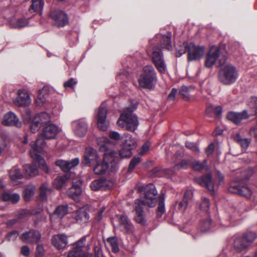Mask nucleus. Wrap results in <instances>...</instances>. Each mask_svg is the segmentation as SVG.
Returning a JSON list of instances; mask_svg holds the SVG:
<instances>
[{
  "label": "nucleus",
  "instance_id": "obj_32",
  "mask_svg": "<svg viewBox=\"0 0 257 257\" xmlns=\"http://www.w3.org/2000/svg\"><path fill=\"white\" fill-rule=\"evenodd\" d=\"M248 246L242 237H236L234 241V247L237 252H241Z\"/></svg>",
  "mask_w": 257,
  "mask_h": 257
},
{
  "label": "nucleus",
  "instance_id": "obj_53",
  "mask_svg": "<svg viewBox=\"0 0 257 257\" xmlns=\"http://www.w3.org/2000/svg\"><path fill=\"white\" fill-rule=\"evenodd\" d=\"M210 206L209 200L207 198H203L200 204V209L205 212H208Z\"/></svg>",
  "mask_w": 257,
  "mask_h": 257
},
{
  "label": "nucleus",
  "instance_id": "obj_6",
  "mask_svg": "<svg viewBox=\"0 0 257 257\" xmlns=\"http://www.w3.org/2000/svg\"><path fill=\"white\" fill-rule=\"evenodd\" d=\"M157 81V73L153 66H144L138 78L140 87L151 89Z\"/></svg>",
  "mask_w": 257,
  "mask_h": 257
},
{
  "label": "nucleus",
  "instance_id": "obj_50",
  "mask_svg": "<svg viewBox=\"0 0 257 257\" xmlns=\"http://www.w3.org/2000/svg\"><path fill=\"white\" fill-rule=\"evenodd\" d=\"M256 234L254 232H248L242 236L244 241L249 245V243L252 242L256 238Z\"/></svg>",
  "mask_w": 257,
  "mask_h": 257
},
{
  "label": "nucleus",
  "instance_id": "obj_35",
  "mask_svg": "<svg viewBox=\"0 0 257 257\" xmlns=\"http://www.w3.org/2000/svg\"><path fill=\"white\" fill-rule=\"evenodd\" d=\"M1 198L5 201H10L16 203L20 200V196L17 193L6 192L3 194Z\"/></svg>",
  "mask_w": 257,
  "mask_h": 257
},
{
  "label": "nucleus",
  "instance_id": "obj_27",
  "mask_svg": "<svg viewBox=\"0 0 257 257\" xmlns=\"http://www.w3.org/2000/svg\"><path fill=\"white\" fill-rule=\"evenodd\" d=\"M193 197V193L191 191H187L184 193L182 200L179 204V208L181 211H185L188 206Z\"/></svg>",
  "mask_w": 257,
  "mask_h": 257
},
{
  "label": "nucleus",
  "instance_id": "obj_33",
  "mask_svg": "<svg viewBox=\"0 0 257 257\" xmlns=\"http://www.w3.org/2000/svg\"><path fill=\"white\" fill-rule=\"evenodd\" d=\"M75 219L77 222L87 221L89 219V215L87 213L86 209L84 208H81L78 209L76 212Z\"/></svg>",
  "mask_w": 257,
  "mask_h": 257
},
{
  "label": "nucleus",
  "instance_id": "obj_45",
  "mask_svg": "<svg viewBox=\"0 0 257 257\" xmlns=\"http://www.w3.org/2000/svg\"><path fill=\"white\" fill-rule=\"evenodd\" d=\"M68 212L67 205H61L57 206L54 212V214L59 217H62L65 215Z\"/></svg>",
  "mask_w": 257,
  "mask_h": 257
},
{
  "label": "nucleus",
  "instance_id": "obj_2",
  "mask_svg": "<svg viewBox=\"0 0 257 257\" xmlns=\"http://www.w3.org/2000/svg\"><path fill=\"white\" fill-rule=\"evenodd\" d=\"M140 191H144V196L141 199L136 200L135 202V210L136 216L135 217L136 222L141 225H146L145 213L143 210V205L150 207H154L156 206L158 192L155 185L149 184L145 187H139Z\"/></svg>",
  "mask_w": 257,
  "mask_h": 257
},
{
  "label": "nucleus",
  "instance_id": "obj_37",
  "mask_svg": "<svg viewBox=\"0 0 257 257\" xmlns=\"http://www.w3.org/2000/svg\"><path fill=\"white\" fill-rule=\"evenodd\" d=\"M194 90L192 87H188L183 86L181 87L179 90V94L185 100H188L190 99L191 93Z\"/></svg>",
  "mask_w": 257,
  "mask_h": 257
},
{
  "label": "nucleus",
  "instance_id": "obj_46",
  "mask_svg": "<svg viewBox=\"0 0 257 257\" xmlns=\"http://www.w3.org/2000/svg\"><path fill=\"white\" fill-rule=\"evenodd\" d=\"M84 252L82 249L73 247L72 249L68 253L67 257H83Z\"/></svg>",
  "mask_w": 257,
  "mask_h": 257
},
{
  "label": "nucleus",
  "instance_id": "obj_49",
  "mask_svg": "<svg viewBox=\"0 0 257 257\" xmlns=\"http://www.w3.org/2000/svg\"><path fill=\"white\" fill-rule=\"evenodd\" d=\"M207 161L204 160L203 162L195 161L192 163V168L196 171H201L206 167Z\"/></svg>",
  "mask_w": 257,
  "mask_h": 257
},
{
  "label": "nucleus",
  "instance_id": "obj_54",
  "mask_svg": "<svg viewBox=\"0 0 257 257\" xmlns=\"http://www.w3.org/2000/svg\"><path fill=\"white\" fill-rule=\"evenodd\" d=\"M140 162V158L139 157H134L131 161L127 169V172L129 173L132 172L134 170L136 166L139 164Z\"/></svg>",
  "mask_w": 257,
  "mask_h": 257
},
{
  "label": "nucleus",
  "instance_id": "obj_7",
  "mask_svg": "<svg viewBox=\"0 0 257 257\" xmlns=\"http://www.w3.org/2000/svg\"><path fill=\"white\" fill-rule=\"evenodd\" d=\"M238 77V71L232 64L227 63L221 66L218 73V79L222 84L231 85L236 81Z\"/></svg>",
  "mask_w": 257,
  "mask_h": 257
},
{
  "label": "nucleus",
  "instance_id": "obj_24",
  "mask_svg": "<svg viewBox=\"0 0 257 257\" xmlns=\"http://www.w3.org/2000/svg\"><path fill=\"white\" fill-rule=\"evenodd\" d=\"M52 243L56 248L63 249L68 243L67 236L64 234L54 235L52 238Z\"/></svg>",
  "mask_w": 257,
  "mask_h": 257
},
{
  "label": "nucleus",
  "instance_id": "obj_36",
  "mask_svg": "<svg viewBox=\"0 0 257 257\" xmlns=\"http://www.w3.org/2000/svg\"><path fill=\"white\" fill-rule=\"evenodd\" d=\"M122 143L124 146L128 147H135L136 141L132 138L131 135L128 133L124 134L122 137Z\"/></svg>",
  "mask_w": 257,
  "mask_h": 257
},
{
  "label": "nucleus",
  "instance_id": "obj_19",
  "mask_svg": "<svg viewBox=\"0 0 257 257\" xmlns=\"http://www.w3.org/2000/svg\"><path fill=\"white\" fill-rule=\"evenodd\" d=\"M248 117L249 115L246 110L240 112L230 111L226 115V118L235 124H239L243 119H246Z\"/></svg>",
  "mask_w": 257,
  "mask_h": 257
},
{
  "label": "nucleus",
  "instance_id": "obj_56",
  "mask_svg": "<svg viewBox=\"0 0 257 257\" xmlns=\"http://www.w3.org/2000/svg\"><path fill=\"white\" fill-rule=\"evenodd\" d=\"M186 147L195 153H199V149L197 144L190 142H187L185 143Z\"/></svg>",
  "mask_w": 257,
  "mask_h": 257
},
{
  "label": "nucleus",
  "instance_id": "obj_12",
  "mask_svg": "<svg viewBox=\"0 0 257 257\" xmlns=\"http://www.w3.org/2000/svg\"><path fill=\"white\" fill-rule=\"evenodd\" d=\"M204 46L196 45L190 42L188 54V60L191 61L200 59L204 55Z\"/></svg>",
  "mask_w": 257,
  "mask_h": 257
},
{
  "label": "nucleus",
  "instance_id": "obj_47",
  "mask_svg": "<svg viewBox=\"0 0 257 257\" xmlns=\"http://www.w3.org/2000/svg\"><path fill=\"white\" fill-rule=\"evenodd\" d=\"M156 68L158 70V71L161 73V74H165L167 70V66L165 62L164 59H162V60L156 62L154 63Z\"/></svg>",
  "mask_w": 257,
  "mask_h": 257
},
{
  "label": "nucleus",
  "instance_id": "obj_16",
  "mask_svg": "<svg viewBox=\"0 0 257 257\" xmlns=\"http://www.w3.org/2000/svg\"><path fill=\"white\" fill-rule=\"evenodd\" d=\"M50 17L54 21L57 27H64L68 23L67 15L60 10H54L50 14Z\"/></svg>",
  "mask_w": 257,
  "mask_h": 257
},
{
  "label": "nucleus",
  "instance_id": "obj_40",
  "mask_svg": "<svg viewBox=\"0 0 257 257\" xmlns=\"http://www.w3.org/2000/svg\"><path fill=\"white\" fill-rule=\"evenodd\" d=\"M213 226L211 219L207 218L206 219H203L201 221L200 224V229L201 231L206 232L208 231Z\"/></svg>",
  "mask_w": 257,
  "mask_h": 257
},
{
  "label": "nucleus",
  "instance_id": "obj_39",
  "mask_svg": "<svg viewBox=\"0 0 257 257\" xmlns=\"http://www.w3.org/2000/svg\"><path fill=\"white\" fill-rule=\"evenodd\" d=\"M106 185V181L103 179H97L92 181L90 187L93 191H98L101 189Z\"/></svg>",
  "mask_w": 257,
  "mask_h": 257
},
{
  "label": "nucleus",
  "instance_id": "obj_9",
  "mask_svg": "<svg viewBox=\"0 0 257 257\" xmlns=\"http://www.w3.org/2000/svg\"><path fill=\"white\" fill-rule=\"evenodd\" d=\"M107 110L102 105L97 110L96 118L98 127L102 131H106L109 126V122L106 119Z\"/></svg>",
  "mask_w": 257,
  "mask_h": 257
},
{
  "label": "nucleus",
  "instance_id": "obj_59",
  "mask_svg": "<svg viewBox=\"0 0 257 257\" xmlns=\"http://www.w3.org/2000/svg\"><path fill=\"white\" fill-rule=\"evenodd\" d=\"M86 236H83L73 244V247L78 249H82V248L84 246Z\"/></svg>",
  "mask_w": 257,
  "mask_h": 257
},
{
  "label": "nucleus",
  "instance_id": "obj_10",
  "mask_svg": "<svg viewBox=\"0 0 257 257\" xmlns=\"http://www.w3.org/2000/svg\"><path fill=\"white\" fill-rule=\"evenodd\" d=\"M100 159L97 151L92 148H87L85 149L83 160L82 163L85 166L94 165Z\"/></svg>",
  "mask_w": 257,
  "mask_h": 257
},
{
  "label": "nucleus",
  "instance_id": "obj_34",
  "mask_svg": "<svg viewBox=\"0 0 257 257\" xmlns=\"http://www.w3.org/2000/svg\"><path fill=\"white\" fill-rule=\"evenodd\" d=\"M234 140L240 145L241 148L244 151L246 150L251 142L250 139L243 138L239 134L235 136Z\"/></svg>",
  "mask_w": 257,
  "mask_h": 257
},
{
  "label": "nucleus",
  "instance_id": "obj_29",
  "mask_svg": "<svg viewBox=\"0 0 257 257\" xmlns=\"http://www.w3.org/2000/svg\"><path fill=\"white\" fill-rule=\"evenodd\" d=\"M44 4L43 0H32V4L29 10V12L31 14L38 12L41 15Z\"/></svg>",
  "mask_w": 257,
  "mask_h": 257
},
{
  "label": "nucleus",
  "instance_id": "obj_51",
  "mask_svg": "<svg viewBox=\"0 0 257 257\" xmlns=\"http://www.w3.org/2000/svg\"><path fill=\"white\" fill-rule=\"evenodd\" d=\"M191 165V162L188 159H184L182 161L176 164L174 166L175 169L180 170V169H186L188 168Z\"/></svg>",
  "mask_w": 257,
  "mask_h": 257
},
{
  "label": "nucleus",
  "instance_id": "obj_43",
  "mask_svg": "<svg viewBox=\"0 0 257 257\" xmlns=\"http://www.w3.org/2000/svg\"><path fill=\"white\" fill-rule=\"evenodd\" d=\"M161 43L163 47L166 48L168 50H172L170 33H167V34L163 36Z\"/></svg>",
  "mask_w": 257,
  "mask_h": 257
},
{
  "label": "nucleus",
  "instance_id": "obj_28",
  "mask_svg": "<svg viewBox=\"0 0 257 257\" xmlns=\"http://www.w3.org/2000/svg\"><path fill=\"white\" fill-rule=\"evenodd\" d=\"M69 179L70 175L68 174L64 176H58L55 179L53 185L57 189H60L66 186L67 182Z\"/></svg>",
  "mask_w": 257,
  "mask_h": 257
},
{
  "label": "nucleus",
  "instance_id": "obj_44",
  "mask_svg": "<svg viewBox=\"0 0 257 257\" xmlns=\"http://www.w3.org/2000/svg\"><path fill=\"white\" fill-rule=\"evenodd\" d=\"M190 46V43L184 42L182 44L177 46V56L180 57L182 54L186 52H189V47Z\"/></svg>",
  "mask_w": 257,
  "mask_h": 257
},
{
  "label": "nucleus",
  "instance_id": "obj_11",
  "mask_svg": "<svg viewBox=\"0 0 257 257\" xmlns=\"http://www.w3.org/2000/svg\"><path fill=\"white\" fill-rule=\"evenodd\" d=\"M228 190L231 193L237 194L247 198H249L252 194L251 189L246 185H242L240 183H231Z\"/></svg>",
  "mask_w": 257,
  "mask_h": 257
},
{
  "label": "nucleus",
  "instance_id": "obj_14",
  "mask_svg": "<svg viewBox=\"0 0 257 257\" xmlns=\"http://www.w3.org/2000/svg\"><path fill=\"white\" fill-rule=\"evenodd\" d=\"M72 186L67 191V195L75 201H79L78 197L82 193V181L78 179L72 180Z\"/></svg>",
  "mask_w": 257,
  "mask_h": 257
},
{
  "label": "nucleus",
  "instance_id": "obj_13",
  "mask_svg": "<svg viewBox=\"0 0 257 257\" xmlns=\"http://www.w3.org/2000/svg\"><path fill=\"white\" fill-rule=\"evenodd\" d=\"M72 128L75 135L79 137H82L87 133L88 124L84 119H78L72 122Z\"/></svg>",
  "mask_w": 257,
  "mask_h": 257
},
{
  "label": "nucleus",
  "instance_id": "obj_38",
  "mask_svg": "<svg viewBox=\"0 0 257 257\" xmlns=\"http://www.w3.org/2000/svg\"><path fill=\"white\" fill-rule=\"evenodd\" d=\"M164 199V194L159 197V204L157 210V216L158 217H161L165 212Z\"/></svg>",
  "mask_w": 257,
  "mask_h": 257
},
{
  "label": "nucleus",
  "instance_id": "obj_23",
  "mask_svg": "<svg viewBox=\"0 0 257 257\" xmlns=\"http://www.w3.org/2000/svg\"><path fill=\"white\" fill-rule=\"evenodd\" d=\"M79 162L78 158H75L71 161L59 160L55 162V164L64 172H68L73 167L76 166L79 164Z\"/></svg>",
  "mask_w": 257,
  "mask_h": 257
},
{
  "label": "nucleus",
  "instance_id": "obj_18",
  "mask_svg": "<svg viewBox=\"0 0 257 257\" xmlns=\"http://www.w3.org/2000/svg\"><path fill=\"white\" fill-rule=\"evenodd\" d=\"M2 123L6 126H15L18 127L21 126L22 123L16 114L10 111L4 116Z\"/></svg>",
  "mask_w": 257,
  "mask_h": 257
},
{
  "label": "nucleus",
  "instance_id": "obj_8",
  "mask_svg": "<svg viewBox=\"0 0 257 257\" xmlns=\"http://www.w3.org/2000/svg\"><path fill=\"white\" fill-rule=\"evenodd\" d=\"M50 121L51 117L47 112H42L36 114L31 123V132L36 133L43 125L47 124Z\"/></svg>",
  "mask_w": 257,
  "mask_h": 257
},
{
  "label": "nucleus",
  "instance_id": "obj_20",
  "mask_svg": "<svg viewBox=\"0 0 257 257\" xmlns=\"http://www.w3.org/2000/svg\"><path fill=\"white\" fill-rule=\"evenodd\" d=\"M31 102L30 96L23 90H19L18 96L14 100V103L19 106H28Z\"/></svg>",
  "mask_w": 257,
  "mask_h": 257
},
{
  "label": "nucleus",
  "instance_id": "obj_30",
  "mask_svg": "<svg viewBox=\"0 0 257 257\" xmlns=\"http://www.w3.org/2000/svg\"><path fill=\"white\" fill-rule=\"evenodd\" d=\"M48 90L47 87H44L38 92V97L36 99V104L40 106L42 103L47 101L48 98Z\"/></svg>",
  "mask_w": 257,
  "mask_h": 257
},
{
  "label": "nucleus",
  "instance_id": "obj_1",
  "mask_svg": "<svg viewBox=\"0 0 257 257\" xmlns=\"http://www.w3.org/2000/svg\"><path fill=\"white\" fill-rule=\"evenodd\" d=\"M59 132L60 129L57 125L50 123L43 128L42 133L38 135L37 139L30 144L31 149L30 150V155L31 157L42 164L43 168L46 171L48 170V166L46 164L45 160L41 156V155L44 153V148L46 146L44 139H54L56 138Z\"/></svg>",
  "mask_w": 257,
  "mask_h": 257
},
{
  "label": "nucleus",
  "instance_id": "obj_31",
  "mask_svg": "<svg viewBox=\"0 0 257 257\" xmlns=\"http://www.w3.org/2000/svg\"><path fill=\"white\" fill-rule=\"evenodd\" d=\"M10 177L14 185L17 184V181L22 178L23 174L17 166L13 167L9 172Z\"/></svg>",
  "mask_w": 257,
  "mask_h": 257
},
{
  "label": "nucleus",
  "instance_id": "obj_61",
  "mask_svg": "<svg viewBox=\"0 0 257 257\" xmlns=\"http://www.w3.org/2000/svg\"><path fill=\"white\" fill-rule=\"evenodd\" d=\"M18 236V232L16 230H13L7 234V238L9 240L15 241Z\"/></svg>",
  "mask_w": 257,
  "mask_h": 257
},
{
  "label": "nucleus",
  "instance_id": "obj_17",
  "mask_svg": "<svg viewBox=\"0 0 257 257\" xmlns=\"http://www.w3.org/2000/svg\"><path fill=\"white\" fill-rule=\"evenodd\" d=\"M20 237L24 242L31 244L39 242L41 238V234L39 231L32 229L24 232Z\"/></svg>",
  "mask_w": 257,
  "mask_h": 257
},
{
  "label": "nucleus",
  "instance_id": "obj_26",
  "mask_svg": "<svg viewBox=\"0 0 257 257\" xmlns=\"http://www.w3.org/2000/svg\"><path fill=\"white\" fill-rule=\"evenodd\" d=\"M31 17H22L20 18H13L10 21V25L14 28H21L28 25V20Z\"/></svg>",
  "mask_w": 257,
  "mask_h": 257
},
{
  "label": "nucleus",
  "instance_id": "obj_52",
  "mask_svg": "<svg viewBox=\"0 0 257 257\" xmlns=\"http://www.w3.org/2000/svg\"><path fill=\"white\" fill-rule=\"evenodd\" d=\"M152 58L153 63L164 59L162 51L160 50H154L152 54Z\"/></svg>",
  "mask_w": 257,
  "mask_h": 257
},
{
  "label": "nucleus",
  "instance_id": "obj_58",
  "mask_svg": "<svg viewBox=\"0 0 257 257\" xmlns=\"http://www.w3.org/2000/svg\"><path fill=\"white\" fill-rule=\"evenodd\" d=\"M45 249L43 245L38 244L36 251V257H44Z\"/></svg>",
  "mask_w": 257,
  "mask_h": 257
},
{
  "label": "nucleus",
  "instance_id": "obj_55",
  "mask_svg": "<svg viewBox=\"0 0 257 257\" xmlns=\"http://www.w3.org/2000/svg\"><path fill=\"white\" fill-rule=\"evenodd\" d=\"M231 51L235 57H239L242 54L243 49L238 44L231 47Z\"/></svg>",
  "mask_w": 257,
  "mask_h": 257
},
{
  "label": "nucleus",
  "instance_id": "obj_21",
  "mask_svg": "<svg viewBox=\"0 0 257 257\" xmlns=\"http://www.w3.org/2000/svg\"><path fill=\"white\" fill-rule=\"evenodd\" d=\"M195 181L202 186L205 187L212 193H214V183L210 174L195 178Z\"/></svg>",
  "mask_w": 257,
  "mask_h": 257
},
{
  "label": "nucleus",
  "instance_id": "obj_48",
  "mask_svg": "<svg viewBox=\"0 0 257 257\" xmlns=\"http://www.w3.org/2000/svg\"><path fill=\"white\" fill-rule=\"evenodd\" d=\"M134 147H128L124 146V147L119 151V156L122 158H129L132 156V149Z\"/></svg>",
  "mask_w": 257,
  "mask_h": 257
},
{
  "label": "nucleus",
  "instance_id": "obj_3",
  "mask_svg": "<svg viewBox=\"0 0 257 257\" xmlns=\"http://www.w3.org/2000/svg\"><path fill=\"white\" fill-rule=\"evenodd\" d=\"M97 145L99 147V150L104 152L103 158L101 160L100 158L98 161L95 163L93 168V171L97 175H102L107 170L109 165L108 162L112 163L114 162L115 152L108 149V145L110 142L106 137H100L96 140Z\"/></svg>",
  "mask_w": 257,
  "mask_h": 257
},
{
  "label": "nucleus",
  "instance_id": "obj_64",
  "mask_svg": "<svg viewBox=\"0 0 257 257\" xmlns=\"http://www.w3.org/2000/svg\"><path fill=\"white\" fill-rule=\"evenodd\" d=\"M30 248L28 246L24 245L21 247V252L24 256H28L30 254Z\"/></svg>",
  "mask_w": 257,
  "mask_h": 257
},
{
  "label": "nucleus",
  "instance_id": "obj_62",
  "mask_svg": "<svg viewBox=\"0 0 257 257\" xmlns=\"http://www.w3.org/2000/svg\"><path fill=\"white\" fill-rule=\"evenodd\" d=\"M109 138L115 141H118L120 139V134L115 131H110L109 133Z\"/></svg>",
  "mask_w": 257,
  "mask_h": 257
},
{
  "label": "nucleus",
  "instance_id": "obj_22",
  "mask_svg": "<svg viewBox=\"0 0 257 257\" xmlns=\"http://www.w3.org/2000/svg\"><path fill=\"white\" fill-rule=\"evenodd\" d=\"M34 163L32 164H26L24 166L26 173L29 176H35L38 174V166L41 168L45 172L48 173L49 169L46 171L43 168L42 164H40L38 161L34 160L32 158Z\"/></svg>",
  "mask_w": 257,
  "mask_h": 257
},
{
  "label": "nucleus",
  "instance_id": "obj_63",
  "mask_svg": "<svg viewBox=\"0 0 257 257\" xmlns=\"http://www.w3.org/2000/svg\"><path fill=\"white\" fill-rule=\"evenodd\" d=\"M47 219V217L43 214H38L35 219V225L39 223L40 221H45Z\"/></svg>",
  "mask_w": 257,
  "mask_h": 257
},
{
  "label": "nucleus",
  "instance_id": "obj_57",
  "mask_svg": "<svg viewBox=\"0 0 257 257\" xmlns=\"http://www.w3.org/2000/svg\"><path fill=\"white\" fill-rule=\"evenodd\" d=\"M242 178L240 179L242 180L248 179L254 173L253 170L252 168H249L246 171L243 172Z\"/></svg>",
  "mask_w": 257,
  "mask_h": 257
},
{
  "label": "nucleus",
  "instance_id": "obj_25",
  "mask_svg": "<svg viewBox=\"0 0 257 257\" xmlns=\"http://www.w3.org/2000/svg\"><path fill=\"white\" fill-rule=\"evenodd\" d=\"M53 192L52 189L47 183L42 184L39 188V199L43 201H46L47 197Z\"/></svg>",
  "mask_w": 257,
  "mask_h": 257
},
{
  "label": "nucleus",
  "instance_id": "obj_41",
  "mask_svg": "<svg viewBox=\"0 0 257 257\" xmlns=\"http://www.w3.org/2000/svg\"><path fill=\"white\" fill-rule=\"evenodd\" d=\"M240 215L238 211H235L233 214L229 215V219L226 220L227 218H224L221 222V224L223 226H229L233 222L237 219V217Z\"/></svg>",
  "mask_w": 257,
  "mask_h": 257
},
{
  "label": "nucleus",
  "instance_id": "obj_15",
  "mask_svg": "<svg viewBox=\"0 0 257 257\" xmlns=\"http://www.w3.org/2000/svg\"><path fill=\"white\" fill-rule=\"evenodd\" d=\"M119 220L118 228L120 230L125 234H130L133 232L134 226L130 220L125 215H117Z\"/></svg>",
  "mask_w": 257,
  "mask_h": 257
},
{
  "label": "nucleus",
  "instance_id": "obj_60",
  "mask_svg": "<svg viewBox=\"0 0 257 257\" xmlns=\"http://www.w3.org/2000/svg\"><path fill=\"white\" fill-rule=\"evenodd\" d=\"M249 105L253 109L254 114L257 115V97L251 98Z\"/></svg>",
  "mask_w": 257,
  "mask_h": 257
},
{
  "label": "nucleus",
  "instance_id": "obj_42",
  "mask_svg": "<svg viewBox=\"0 0 257 257\" xmlns=\"http://www.w3.org/2000/svg\"><path fill=\"white\" fill-rule=\"evenodd\" d=\"M35 187L33 185L27 186L24 191V199L25 201H29L34 195Z\"/></svg>",
  "mask_w": 257,
  "mask_h": 257
},
{
  "label": "nucleus",
  "instance_id": "obj_5",
  "mask_svg": "<svg viewBox=\"0 0 257 257\" xmlns=\"http://www.w3.org/2000/svg\"><path fill=\"white\" fill-rule=\"evenodd\" d=\"M227 58V56L224 46L219 47L212 46L207 54L205 65L208 68L212 67L215 64L221 66L225 64Z\"/></svg>",
  "mask_w": 257,
  "mask_h": 257
},
{
  "label": "nucleus",
  "instance_id": "obj_4",
  "mask_svg": "<svg viewBox=\"0 0 257 257\" xmlns=\"http://www.w3.org/2000/svg\"><path fill=\"white\" fill-rule=\"evenodd\" d=\"M136 108V104L126 107L117 121L118 126L132 132L136 130L139 125V120L137 116L133 112Z\"/></svg>",
  "mask_w": 257,
  "mask_h": 257
}]
</instances>
